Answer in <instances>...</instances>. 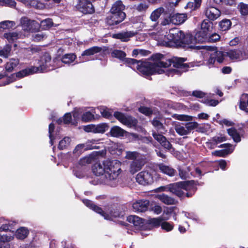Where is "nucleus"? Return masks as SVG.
<instances>
[{"label":"nucleus","mask_w":248,"mask_h":248,"mask_svg":"<svg viewBox=\"0 0 248 248\" xmlns=\"http://www.w3.org/2000/svg\"><path fill=\"white\" fill-rule=\"evenodd\" d=\"M163 57L162 54L158 53L152 56L153 62L138 61L131 58L125 59V62L128 66L134 70L137 69L143 76L161 74L164 72L168 76L180 75L187 71L189 67L187 64L184 63L186 60L185 58L173 57L164 62L162 60Z\"/></svg>","instance_id":"obj_1"},{"label":"nucleus","mask_w":248,"mask_h":248,"mask_svg":"<svg viewBox=\"0 0 248 248\" xmlns=\"http://www.w3.org/2000/svg\"><path fill=\"white\" fill-rule=\"evenodd\" d=\"M92 171L96 176H103L106 184L114 187L122 171L121 162L117 160L95 162L92 166Z\"/></svg>","instance_id":"obj_2"},{"label":"nucleus","mask_w":248,"mask_h":248,"mask_svg":"<svg viewBox=\"0 0 248 248\" xmlns=\"http://www.w3.org/2000/svg\"><path fill=\"white\" fill-rule=\"evenodd\" d=\"M168 40L166 43L169 45H175L177 46L196 48V46L193 44L192 36L190 34L185 35L183 31L178 29H172L170 30L169 33L165 36Z\"/></svg>","instance_id":"obj_3"},{"label":"nucleus","mask_w":248,"mask_h":248,"mask_svg":"<svg viewBox=\"0 0 248 248\" xmlns=\"http://www.w3.org/2000/svg\"><path fill=\"white\" fill-rule=\"evenodd\" d=\"M84 204L93 210L100 214L105 219L113 220L117 217H122L124 216V212L118 208H110L106 212H104L101 208L94 205L92 201L88 200H83Z\"/></svg>","instance_id":"obj_4"},{"label":"nucleus","mask_w":248,"mask_h":248,"mask_svg":"<svg viewBox=\"0 0 248 248\" xmlns=\"http://www.w3.org/2000/svg\"><path fill=\"white\" fill-rule=\"evenodd\" d=\"M196 48L198 49H202L201 52L204 57H210L207 62V64L209 67L213 66L216 61L219 63H221L224 60V54L222 51H217L214 48L209 47L207 48L204 46H196Z\"/></svg>","instance_id":"obj_5"},{"label":"nucleus","mask_w":248,"mask_h":248,"mask_svg":"<svg viewBox=\"0 0 248 248\" xmlns=\"http://www.w3.org/2000/svg\"><path fill=\"white\" fill-rule=\"evenodd\" d=\"M42 70V69H39L38 67L33 66L30 68L23 69L17 73L16 75L13 74L10 77H1L0 75V86H5L14 81L16 80V78H22Z\"/></svg>","instance_id":"obj_6"},{"label":"nucleus","mask_w":248,"mask_h":248,"mask_svg":"<svg viewBox=\"0 0 248 248\" xmlns=\"http://www.w3.org/2000/svg\"><path fill=\"white\" fill-rule=\"evenodd\" d=\"M223 54L224 58L227 57L233 62H239L248 59V50L243 47L238 49L228 50L223 52Z\"/></svg>","instance_id":"obj_7"},{"label":"nucleus","mask_w":248,"mask_h":248,"mask_svg":"<svg viewBox=\"0 0 248 248\" xmlns=\"http://www.w3.org/2000/svg\"><path fill=\"white\" fill-rule=\"evenodd\" d=\"M114 116L120 123L128 127H135L138 123L137 120L135 118L118 111L114 112Z\"/></svg>","instance_id":"obj_8"},{"label":"nucleus","mask_w":248,"mask_h":248,"mask_svg":"<svg viewBox=\"0 0 248 248\" xmlns=\"http://www.w3.org/2000/svg\"><path fill=\"white\" fill-rule=\"evenodd\" d=\"M136 179L138 183L144 186L150 185L154 181L152 174L146 171H143L138 173Z\"/></svg>","instance_id":"obj_9"},{"label":"nucleus","mask_w":248,"mask_h":248,"mask_svg":"<svg viewBox=\"0 0 248 248\" xmlns=\"http://www.w3.org/2000/svg\"><path fill=\"white\" fill-rule=\"evenodd\" d=\"M204 13L206 17L211 21H214L217 19L221 15L219 10L214 6H207L204 10Z\"/></svg>","instance_id":"obj_10"},{"label":"nucleus","mask_w":248,"mask_h":248,"mask_svg":"<svg viewBox=\"0 0 248 248\" xmlns=\"http://www.w3.org/2000/svg\"><path fill=\"white\" fill-rule=\"evenodd\" d=\"M125 16L124 13H111V15L107 18V23L110 26L117 25L124 19Z\"/></svg>","instance_id":"obj_11"},{"label":"nucleus","mask_w":248,"mask_h":248,"mask_svg":"<svg viewBox=\"0 0 248 248\" xmlns=\"http://www.w3.org/2000/svg\"><path fill=\"white\" fill-rule=\"evenodd\" d=\"M169 192L176 195L178 197L183 198L185 196V192L183 190L182 182L175 183L170 184Z\"/></svg>","instance_id":"obj_12"},{"label":"nucleus","mask_w":248,"mask_h":248,"mask_svg":"<svg viewBox=\"0 0 248 248\" xmlns=\"http://www.w3.org/2000/svg\"><path fill=\"white\" fill-rule=\"evenodd\" d=\"M220 148H225V149L215 151L212 153V155L217 156H225V155L232 153L234 147L231 144L226 143L221 144L218 146Z\"/></svg>","instance_id":"obj_13"},{"label":"nucleus","mask_w":248,"mask_h":248,"mask_svg":"<svg viewBox=\"0 0 248 248\" xmlns=\"http://www.w3.org/2000/svg\"><path fill=\"white\" fill-rule=\"evenodd\" d=\"M20 24L24 31H33L34 26L38 24L34 20H31L26 17H22L20 19Z\"/></svg>","instance_id":"obj_14"},{"label":"nucleus","mask_w":248,"mask_h":248,"mask_svg":"<svg viewBox=\"0 0 248 248\" xmlns=\"http://www.w3.org/2000/svg\"><path fill=\"white\" fill-rule=\"evenodd\" d=\"M182 182L183 184L184 191H187V193H186V196L187 197H191L197 189L194 182L193 181H191Z\"/></svg>","instance_id":"obj_15"},{"label":"nucleus","mask_w":248,"mask_h":248,"mask_svg":"<svg viewBox=\"0 0 248 248\" xmlns=\"http://www.w3.org/2000/svg\"><path fill=\"white\" fill-rule=\"evenodd\" d=\"M51 57L48 54H46L43 55L41 59V64L40 66L38 67L39 69H43L41 71H39L38 73H41L46 72L50 70L49 68L51 65Z\"/></svg>","instance_id":"obj_16"},{"label":"nucleus","mask_w":248,"mask_h":248,"mask_svg":"<svg viewBox=\"0 0 248 248\" xmlns=\"http://www.w3.org/2000/svg\"><path fill=\"white\" fill-rule=\"evenodd\" d=\"M102 50L101 47L97 46H93L85 50L82 53L81 56L79 57L80 62H84L88 61V59L85 58L84 56L93 55L101 52Z\"/></svg>","instance_id":"obj_17"},{"label":"nucleus","mask_w":248,"mask_h":248,"mask_svg":"<svg viewBox=\"0 0 248 248\" xmlns=\"http://www.w3.org/2000/svg\"><path fill=\"white\" fill-rule=\"evenodd\" d=\"M149 204L147 200H139L133 204V208L135 211L143 212L147 210Z\"/></svg>","instance_id":"obj_18"},{"label":"nucleus","mask_w":248,"mask_h":248,"mask_svg":"<svg viewBox=\"0 0 248 248\" xmlns=\"http://www.w3.org/2000/svg\"><path fill=\"white\" fill-rule=\"evenodd\" d=\"M137 32L134 31H123L113 35V37L120 39L123 42H127L130 38L136 34Z\"/></svg>","instance_id":"obj_19"},{"label":"nucleus","mask_w":248,"mask_h":248,"mask_svg":"<svg viewBox=\"0 0 248 248\" xmlns=\"http://www.w3.org/2000/svg\"><path fill=\"white\" fill-rule=\"evenodd\" d=\"M153 136L157 141H158L161 145L167 149H170L171 148V145L170 142L167 140L166 138L161 134L154 132Z\"/></svg>","instance_id":"obj_20"},{"label":"nucleus","mask_w":248,"mask_h":248,"mask_svg":"<svg viewBox=\"0 0 248 248\" xmlns=\"http://www.w3.org/2000/svg\"><path fill=\"white\" fill-rule=\"evenodd\" d=\"M109 133L112 137L121 138L126 136L128 132L118 126H114L111 128Z\"/></svg>","instance_id":"obj_21"},{"label":"nucleus","mask_w":248,"mask_h":248,"mask_svg":"<svg viewBox=\"0 0 248 248\" xmlns=\"http://www.w3.org/2000/svg\"><path fill=\"white\" fill-rule=\"evenodd\" d=\"M156 198L167 205H173L177 203V201L175 199L165 194H158Z\"/></svg>","instance_id":"obj_22"},{"label":"nucleus","mask_w":248,"mask_h":248,"mask_svg":"<svg viewBox=\"0 0 248 248\" xmlns=\"http://www.w3.org/2000/svg\"><path fill=\"white\" fill-rule=\"evenodd\" d=\"M14 237L7 234H0V248H10L9 242L12 241Z\"/></svg>","instance_id":"obj_23"},{"label":"nucleus","mask_w":248,"mask_h":248,"mask_svg":"<svg viewBox=\"0 0 248 248\" xmlns=\"http://www.w3.org/2000/svg\"><path fill=\"white\" fill-rule=\"evenodd\" d=\"M127 220L134 226L140 228L144 225V220L136 216H130L127 217Z\"/></svg>","instance_id":"obj_24"},{"label":"nucleus","mask_w":248,"mask_h":248,"mask_svg":"<svg viewBox=\"0 0 248 248\" xmlns=\"http://www.w3.org/2000/svg\"><path fill=\"white\" fill-rule=\"evenodd\" d=\"M187 19L186 14H176L171 16V23L176 25L184 23Z\"/></svg>","instance_id":"obj_25"},{"label":"nucleus","mask_w":248,"mask_h":248,"mask_svg":"<svg viewBox=\"0 0 248 248\" xmlns=\"http://www.w3.org/2000/svg\"><path fill=\"white\" fill-rule=\"evenodd\" d=\"M213 30V24L207 20H204L201 26V31L208 35L211 34Z\"/></svg>","instance_id":"obj_26"},{"label":"nucleus","mask_w":248,"mask_h":248,"mask_svg":"<svg viewBox=\"0 0 248 248\" xmlns=\"http://www.w3.org/2000/svg\"><path fill=\"white\" fill-rule=\"evenodd\" d=\"M143 165V164L141 161L138 159L133 160L130 164V172L132 174L135 173L141 169Z\"/></svg>","instance_id":"obj_27"},{"label":"nucleus","mask_w":248,"mask_h":248,"mask_svg":"<svg viewBox=\"0 0 248 248\" xmlns=\"http://www.w3.org/2000/svg\"><path fill=\"white\" fill-rule=\"evenodd\" d=\"M125 6L121 0L116 1L112 5L110 12L111 13H124L123 10L124 9Z\"/></svg>","instance_id":"obj_28"},{"label":"nucleus","mask_w":248,"mask_h":248,"mask_svg":"<svg viewBox=\"0 0 248 248\" xmlns=\"http://www.w3.org/2000/svg\"><path fill=\"white\" fill-rule=\"evenodd\" d=\"M209 35L200 31L197 32L193 39V42L195 41L198 43H203L208 41Z\"/></svg>","instance_id":"obj_29"},{"label":"nucleus","mask_w":248,"mask_h":248,"mask_svg":"<svg viewBox=\"0 0 248 248\" xmlns=\"http://www.w3.org/2000/svg\"><path fill=\"white\" fill-rule=\"evenodd\" d=\"M19 64L18 59H10L5 65V69L8 72H11Z\"/></svg>","instance_id":"obj_30"},{"label":"nucleus","mask_w":248,"mask_h":248,"mask_svg":"<svg viewBox=\"0 0 248 248\" xmlns=\"http://www.w3.org/2000/svg\"><path fill=\"white\" fill-rule=\"evenodd\" d=\"M28 230L26 228L22 227L16 230L15 235L18 239H24L28 236Z\"/></svg>","instance_id":"obj_31"},{"label":"nucleus","mask_w":248,"mask_h":248,"mask_svg":"<svg viewBox=\"0 0 248 248\" xmlns=\"http://www.w3.org/2000/svg\"><path fill=\"white\" fill-rule=\"evenodd\" d=\"M19 34L15 31L4 33L3 37L9 43H13L19 38Z\"/></svg>","instance_id":"obj_32"},{"label":"nucleus","mask_w":248,"mask_h":248,"mask_svg":"<svg viewBox=\"0 0 248 248\" xmlns=\"http://www.w3.org/2000/svg\"><path fill=\"white\" fill-rule=\"evenodd\" d=\"M159 169L161 172L170 176H173L175 172L173 169L162 164L159 165Z\"/></svg>","instance_id":"obj_33"},{"label":"nucleus","mask_w":248,"mask_h":248,"mask_svg":"<svg viewBox=\"0 0 248 248\" xmlns=\"http://www.w3.org/2000/svg\"><path fill=\"white\" fill-rule=\"evenodd\" d=\"M99 140H90L85 143V149L86 150H92L93 149H99V147L97 145L99 143Z\"/></svg>","instance_id":"obj_34"},{"label":"nucleus","mask_w":248,"mask_h":248,"mask_svg":"<svg viewBox=\"0 0 248 248\" xmlns=\"http://www.w3.org/2000/svg\"><path fill=\"white\" fill-rule=\"evenodd\" d=\"M246 100L247 104L248 106V94H243L240 98L239 108L241 110L248 112V108L247 107L246 103Z\"/></svg>","instance_id":"obj_35"},{"label":"nucleus","mask_w":248,"mask_h":248,"mask_svg":"<svg viewBox=\"0 0 248 248\" xmlns=\"http://www.w3.org/2000/svg\"><path fill=\"white\" fill-rule=\"evenodd\" d=\"M174 129L177 134L181 136H185L189 134L186 124L183 125L180 124L175 125Z\"/></svg>","instance_id":"obj_36"},{"label":"nucleus","mask_w":248,"mask_h":248,"mask_svg":"<svg viewBox=\"0 0 248 248\" xmlns=\"http://www.w3.org/2000/svg\"><path fill=\"white\" fill-rule=\"evenodd\" d=\"M228 134L236 142L241 141V137L237 130L233 128H229L227 130Z\"/></svg>","instance_id":"obj_37"},{"label":"nucleus","mask_w":248,"mask_h":248,"mask_svg":"<svg viewBox=\"0 0 248 248\" xmlns=\"http://www.w3.org/2000/svg\"><path fill=\"white\" fill-rule=\"evenodd\" d=\"M164 12V9L162 7H160L155 9L152 13L150 16V19L153 21H156Z\"/></svg>","instance_id":"obj_38"},{"label":"nucleus","mask_w":248,"mask_h":248,"mask_svg":"<svg viewBox=\"0 0 248 248\" xmlns=\"http://www.w3.org/2000/svg\"><path fill=\"white\" fill-rule=\"evenodd\" d=\"M168 218L160 217L156 218H153L149 220V223L152 226L158 227L161 225L163 221L168 220Z\"/></svg>","instance_id":"obj_39"},{"label":"nucleus","mask_w":248,"mask_h":248,"mask_svg":"<svg viewBox=\"0 0 248 248\" xmlns=\"http://www.w3.org/2000/svg\"><path fill=\"white\" fill-rule=\"evenodd\" d=\"M93 133H103L108 128V126L106 124H100L97 125L93 124Z\"/></svg>","instance_id":"obj_40"},{"label":"nucleus","mask_w":248,"mask_h":248,"mask_svg":"<svg viewBox=\"0 0 248 248\" xmlns=\"http://www.w3.org/2000/svg\"><path fill=\"white\" fill-rule=\"evenodd\" d=\"M232 22L229 19H224L219 23L220 30L222 31L228 30L231 26Z\"/></svg>","instance_id":"obj_41"},{"label":"nucleus","mask_w":248,"mask_h":248,"mask_svg":"<svg viewBox=\"0 0 248 248\" xmlns=\"http://www.w3.org/2000/svg\"><path fill=\"white\" fill-rule=\"evenodd\" d=\"M76 58V56L74 54H66L62 56V61L63 63L69 64L73 62Z\"/></svg>","instance_id":"obj_42"},{"label":"nucleus","mask_w":248,"mask_h":248,"mask_svg":"<svg viewBox=\"0 0 248 248\" xmlns=\"http://www.w3.org/2000/svg\"><path fill=\"white\" fill-rule=\"evenodd\" d=\"M172 116L173 118L181 121L189 122L193 120V117L192 116L185 114H174Z\"/></svg>","instance_id":"obj_43"},{"label":"nucleus","mask_w":248,"mask_h":248,"mask_svg":"<svg viewBox=\"0 0 248 248\" xmlns=\"http://www.w3.org/2000/svg\"><path fill=\"white\" fill-rule=\"evenodd\" d=\"M11 46L9 45H5L0 50V56L5 58H8L11 51Z\"/></svg>","instance_id":"obj_44"},{"label":"nucleus","mask_w":248,"mask_h":248,"mask_svg":"<svg viewBox=\"0 0 248 248\" xmlns=\"http://www.w3.org/2000/svg\"><path fill=\"white\" fill-rule=\"evenodd\" d=\"M16 24L14 21L6 20L0 22V30L10 29L15 26Z\"/></svg>","instance_id":"obj_45"},{"label":"nucleus","mask_w":248,"mask_h":248,"mask_svg":"<svg viewBox=\"0 0 248 248\" xmlns=\"http://www.w3.org/2000/svg\"><path fill=\"white\" fill-rule=\"evenodd\" d=\"M111 54L112 57L117 58L122 61H123L126 56L125 52L117 49L114 50Z\"/></svg>","instance_id":"obj_46"},{"label":"nucleus","mask_w":248,"mask_h":248,"mask_svg":"<svg viewBox=\"0 0 248 248\" xmlns=\"http://www.w3.org/2000/svg\"><path fill=\"white\" fill-rule=\"evenodd\" d=\"M97 109H98L101 113L102 116L106 118H108L109 117L111 116V111L108 108L102 106L97 108Z\"/></svg>","instance_id":"obj_47"},{"label":"nucleus","mask_w":248,"mask_h":248,"mask_svg":"<svg viewBox=\"0 0 248 248\" xmlns=\"http://www.w3.org/2000/svg\"><path fill=\"white\" fill-rule=\"evenodd\" d=\"M190 170L189 168L188 167L186 169H180L179 170V175L182 179H186L189 178V176L191 174V172H190Z\"/></svg>","instance_id":"obj_48"},{"label":"nucleus","mask_w":248,"mask_h":248,"mask_svg":"<svg viewBox=\"0 0 248 248\" xmlns=\"http://www.w3.org/2000/svg\"><path fill=\"white\" fill-rule=\"evenodd\" d=\"M53 25V22L51 19L47 18L42 20L40 23V26L44 30H47Z\"/></svg>","instance_id":"obj_49"},{"label":"nucleus","mask_w":248,"mask_h":248,"mask_svg":"<svg viewBox=\"0 0 248 248\" xmlns=\"http://www.w3.org/2000/svg\"><path fill=\"white\" fill-rule=\"evenodd\" d=\"M70 142V138L68 137H64L62 140L59 142L58 148L60 150H63L64 149H65L69 145Z\"/></svg>","instance_id":"obj_50"},{"label":"nucleus","mask_w":248,"mask_h":248,"mask_svg":"<svg viewBox=\"0 0 248 248\" xmlns=\"http://www.w3.org/2000/svg\"><path fill=\"white\" fill-rule=\"evenodd\" d=\"M95 162L94 158L92 155L86 156L80 160V164L81 165H86V164H91Z\"/></svg>","instance_id":"obj_51"},{"label":"nucleus","mask_w":248,"mask_h":248,"mask_svg":"<svg viewBox=\"0 0 248 248\" xmlns=\"http://www.w3.org/2000/svg\"><path fill=\"white\" fill-rule=\"evenodd\" d=\"M238 8L242 15H248V4L242 2L240 3L238 5Z\"/></svg>","instance_id":"obj_52"},{"label":"nucleus","mask_w":248,"mask_h":248,"mask_svg":"<svg viewBox=\"0 0 248 248\" xmlns=\"http://www.w3.org/2000/svg\"><path fill=\"white\" fill-rule=\"evenodd\" d=\"M153 125L156 127L158 130H160L161 133H164L165 131L164 129L163 125L156 118L154 119L152 121Z\"/></svg>","instance_id":"obj_53"},{"label":"nucleus","mask_w":248,"mask_h":248,"mask_svg":"<svg viewBox=\"0 0 248 248\" xmlns=\"http://www.w3.org/2000/svg\"><path fill=\"white\" fill-rule=\"evenodd\" d=\"M139 156V154L137 152L127 151L126 152L125 158L128 159L137 160Z\"/></svg>","instance_id":"obj_54"},{"label":"nucleus","mask_w":248,"mask_h":248,"mask_svg":"<svg viewBox=\"0 0 248 248\" xmlns=\"http://www.w3.org/2000/svg\"><path fill=\"white\" fill-rule=\"evenodd\" d=\"M186 123L185 124L186 125L188 132L189 134L192 130L198 127L199 124L196 122H190Z\"/></svg>","instance_id":"obj_55"},{"label":"nucleus","mask_w":248,"mask_h":248,"mask_svg":"<svg viewBox=\"0 0 248 248\" xmlns=\"http://www.w3.org/2000/svg\"><path fill=\"white\" fill-rule=\"evenodd\" d=\"M62 120L63 121V123L65 124H69L72 121V116L71 113H68L65 114L63 117V118L60 119L58 120L57 122L59 124H61L62 123Z\"/></svg>","instance_id":"obj_56"},{"label":"nucleus","mask_w":248,"mask_h":248,"mask_svg":"<svg viewBox=\"0 0 248 248\" xmlns=\"http://www.w3.org/2000/svg\"><path fill=\"white\" fill-rule=\"evenodd\" d=\"M161 227L163 230H165L167 232L170 231L173 228V225L172 224L163 221L161 223Z\"/></svg>","instance_id":"obj_57"},{"label":"nucleus","mask_w":248,"mask_h":248,"mask_svg":"<svg viewBox=\"0 0 248 248\" xmlns=\"http://www.w3.org/2000/svg\"><path fill=\"white\" fill-rule=\"evenodd\" d=\"M84 150H87L85 149V143L79 144L75 147V149L74 150L73 153L78 155L80 154L83 152V151Z\"/></svg>","instance_id":"obj_58"},{"label":"nucleus","mask_w":248,"mask_h":248,"mask_svg":"<svg viewBox=\"0 0 248 248\" xmlns=\"http://www.w3.org/2000/svg\"><path fill=\"white\" fill-rule=\"evenodd\" d=\"M0 4L2 6L14 7L16 6V3L13 0H0Z\"/></svg>","instance_id":"obj_59"},{"label":"nucleus","mask_w":248,"mask_h":248,"mask_svg":"<svg viewBox=\"0 0 248 248\" xmlns=\"http://www.w3.org/2000/svg\"><path fill=\"white\" fill-rule=\"evenodd\" d=\"M214 2L217 4L224 3L226 5H233L236 3V0H213Z\"/></svg>","instance_id":"obj_60"},{"label":"nucleus","mask_w":248,"mask_h":248,"mask_svg":"<svg viewBox=\"0 0 248 248\" xmlns=\"http://www.w3.org/2000/svg\"><path fill=\"white\" fill-rule=\"evenodd\" d=\"M93 114L88 111L84 113L82 116V120L85 122H88L93 118Z\"/></svg>","instance_id":"obj_61"},{"label":"nucleus","mask_w":248,"mask_h":248,"mask_svg":"<svg viewBox=\"0 0 248 248\" xmlns=\"http://www.w3.org/2000/svg\"><path fill=\"white\" fill-rule=\"evenodd\" d=\"M226 140V139L225 137L222 136L214 137L211 140L214 144H217V143L224 141Z\"/></svg>","instance_id":"obj_62"},{"label":"nucleus","mask_w":248,"mask_h":248,"mask_svg":"<svg viewBox=\"0 0 248 248\" xmlns=\"http://www.w3.org/2000/svg\"><path fill=\"white\" fill-rule=\"evenodd\" d=\"M139 110L140 112L147 115L149 116L152 113V111L151 108L145 107H141L139 108Z\"/></svg>","instance_id":"obj_63"},{"label":"nucleus","mask_w":248,"mask_h":248,"mask_svg":"<svg viewBox=\"0 0 248 248\" xmlns=\"http://www.w3.org/2000/svg\"><path fill=\"white\" fill-rule=\"evenodd\" d=\"M148 7L149 5L145 2H141L137 5L136 9L139 12H144L148 9Z\"/></svg>","instance_id":"obj_64"}]
</instances>
